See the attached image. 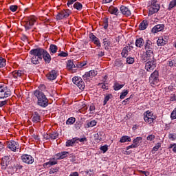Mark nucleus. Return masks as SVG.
I'll return each instance as SVG.
<instances>
[{
    "mask_svg": "<svg viewBox=\"0 0 176 176\" xmlns=\"http://www.w3.org/2000/svg\"><path fill=\"white\" fill-rule=\"evenodd\" d=\"M110 99L111 96H109V95L106 96L104 99L103 105H107V102H108Z\"/></svg>",
    "mask_w": 176,
    "mask_h": 176,
    "instance_id": "864d4df0",
    "label": "nucleus"
},
{
    "mask_svg": "<svg viewBox=\"0 0 176 176\" xmlns=\"http://www.w3.org/2000/svg\"><path fill=\"white\" fill-rule=\"evenodd\" d=\"M148 27V21H143L139 25L140 30L142 31H144V30H146V28Z\"/></svg>",
    "mask_w": 176,
    "mask_h": 176,
    "instance_id": "bb28decb",
    "label": "nucleus"
},
{
    "mask_svg": "<svg viewBox=\"0 0 176 176\" xmlns=\"http://www.w3.org/2000/svg\"><path fill=\"white\" fill-rule=\"evenodd\" d=\"M1 166L2 170H6L8 166L9 165L6 162H3V161H1Z\"/></svg>",
    "mask_w": 176,
    "mask_h": 176,
    "instance_id": "6e6d98bb",
    "label": "nucleus"
},
{
    "mask_svg": "<svg viewBox=\"0 0 176 176\" xmlns=\"http://www.w3.org/2000/svg\"><path fill=\"white\" fill-rule=\"evenodd\" d=\"M120 12L122 14H123L126 17H130V16H131V11L130 10V9H129V8L124 6H122L120 7Z\"/></svg>",
    "mask_w": 176,
    "mask_h": 176,
    "instance_id": "4468645a",
    "label": "nucleus"
},
{
    "mask_svg": "<svg viewBox=\"0 0 176 176\" xmlns=\"http://www.w3.org/2000/svg\"><path fill=\"white\" fill-rule=\"evenodd\" d=\"M170 148H173V151L176 153V144H170Z\"/></svg>",
    "mask_w": 176,
    "mask_h": 176,
    "instance_id": "774afa93",
    "label": "nucleus"
},
{
    "mask_svg": "<svg viewBox=\"0 0 176 176\" xmlns=\"http://www.w3.org/2000/svg\"><path fill=\"white\" fill-rule=\"evenodd\" d=\"M74 9H76L77 10H82L83 6L82 5V3H80L79 2H76L74 4Z\"/></svg>",
    "mask_w": 176,
    "mask_h": 176,
    "instance_id": "7c9ffc66",
    "label": "nucleus"
},
{
    "mask_svg": "<svg viewBox=\"0 0 176 176\" xmlns=\"http://www.w3.org/2000/svg\"><path fill=\"white\" fill-rule=\"evenodd\" d=\"M155 140V135H150L147 137V141H153Z\"/></svg>",
    "mask_w": 176,
    "mask_h": 176,
    "instance_id": "69168bd1",
    "label": "nucleus"
},
{
    "mask_svg": "<svg viewBox=\"0 0 176 176\" xmlns=\"http://www.w3.org/2000/svg\"><path fill=\"white\" fill-rule=\"evenodd\" d=\"M168 138L170 141H175L176 140V134L175 133H170L168 135Z\"/></svg>",
    "mask_w": 176,
    "mask_h": 176,
    "instance_id": "09e8293b",
    "label": "nucleus"
},
{
    "mask_svg": "<svg viewBox=\"0 0 176 176\" xmlns=\"http://www.w3.org/2000/svg\"><path fill=\"white\" fill-rule=\"evenodd\" d=\"M151 61H148L147 63H146L145 65V69L148 72H152V71H153V69H155V68H156V60H155L154 58H151Z\"/></svg>",
    "mask_w": 176,
    "mask_h": 176,
    "instance_id": "6e6552de",
    "label": "nucleus"
},
{
    "mask_svg": "<svg viewBox=\"0 0 176 176\" xmlns=\"http://www.w3.org/2000/svg\"><path fill=\"white\" fill-rule=\"evenodd\" d=\"M124 86V85H120L118 82H115L113 85V89L116 91H118V90H120V89H122Z\"/></svg>",
    "mask_w": 176,
    "mask_h": 176,
    "instance_id": "c756f323",
    "label": "nucleus"
},
{
    "mask_svg": "<svg viewBox=\"0 0 176 176\" xmlns=\"http://www.w3.org/2000/svg\"><path fill=\"white\" fill-rule=\"evenodd\" d=\"M82 79L83 80H90V79H91V77L90 76V74L89 72H86L82 76Z\"/></svg>",
    "mask_w": 176,
    "mask_h": 176,
    "instance_id": "a19ab883",
    "label": "nucleus"
},
{
    "mask_svg": "<svg viewBox=\"0 0 176 176\" xmlns=\"http://www.w3.org/2000/svg\"><path fill=\"white\" fill-rule=\"evenodd\" d=\"M75 118L71 117L66 121V124H74V123H75Z\"/></svg>",
    "mask_w": 176,
    "mask_h": 176,
    "instance_id": "ea45409f",
    "label": "nucleus"
},
{
    "mask_svg": "<svg viewBox=\"0 0 176 176\" xmlns=\"http://www.w3.org/2000/svg\"><path fill=\"white\" fill-rule=\"evenodd\" d=\"M56 20H63V19H65L64 15L63 14V12L60 11V12L58 13L56 15Z\"/></svg>",
    "mask_w": 176,
    "mask_h": 176,
    "instance_id": "de8ad7c7",
    "label": "nucleus"
},
{
    "mask_svg": "<svg viewBox=\"0 0 176 176\" xmlns=\"http://www.w3.org/2000/svg\"><path fill=\"white\" fill-rule=\"evenodd\" d=\"M126 63L128 64H133L134 63V58L128 57L126 58Z\"/></svg>",
    "mask_w": 176,
    "mask_h": 176,
    "instance_id": "5fc2aeb1",
    "label": "nucleus"
},
{
    "mask_svg": "<svg viewBox=\"0 0 176 176\" xmlns=\"http://www.w3.org/2000/svg\"><path fill=\"white\" fill-rule=\"evenodd\" d=\"M34 94L35 97L37 98V104L39 107H42L43 108H46L49 105V100L46 98V95L43 94V92L36 90L34 91Z\"/></svg>",
    "mask_w": 176,
    "mask_h": 176,
    "instance_id": "f03ea898",
    "label": "nucleus"
},
{
    "mask_svg": "<svg viewBox=\"0 0 176 176\" xmlns=\"http://www.w3.org/2000/svg\"><path fill=\"white\" fill-rule=\"evenodd\" d=\"M36 21V17H35L34 16H30L26 17L25 21L24 22L25 23L24 27H25V31H28L31 30V28L34 27V24H35Z\"/></svg>",
    "mask_w": 176,
    "mask_h": 176,
    "instance_id": "423d86ee",
    "label": "nucleus"
},
{
    "mask_svg": "<svg viewBox=\"0 0 176 176\" xmlns=\"http://www.w3.org/2000/svg\"><path fill=\"white\" fill-rule=\"evenodd\" d=\"M155 49V43H152L150 40H146L144 43V54L142 56V60L143 61H146L148 60L153 59L155 57V54L153 53V50Z\"/></svg>",
    "mask_w": 176,
    "mask_h": 176,
    "instance_id": "f257e3e1",
    "label": "nucleus"
},
{
    "mask_svg": "<svg viewBox=\"0 0 176 176\" xmlns=\"http://www.w3.org/2000/svg\"><path fill=\"white\" fill-rule=\"evenodd\" d=\"M58 171V168H52L50 170V174H56Z\"/></svg>",
    "mask_w": 176,
    "mask_h": 176,
    "instance_id": "338daca9",
    "label": "nucleus"
},
{
    "mask_svg": "<svg viewBox=\"0 0 176 176\" xmlns=\"http://www.w3.org/2000/svg\"><path fill=\"white\" fill-rule=\"evenodd\" d=\"M7 145H8V148H9L10 151H12V152H16L17 149L20 148V144H19V142L14 140H11L10 142H8Z\"/></svg>",
    "mask_w": 176,
    "mask_h": 176,
    "instance_id": "1a4fd4ad",
    "label": "nucleus"
},
{
    "mask_svg": "<svg viewBox=\"0 0 176 176\" xmlns=\"http://www.w3.org/2000/svg\"><path fill=\"white\" fill-rule=\"evenodd\" d=\"M54 164H57V162L49 161L48 162L43 164V167H50V166H54Z\"/></svg>",
    "mask_w": 176,
    "mask_h": 176,
    "instance_id": "473e14b6",
    "label": "nucleus"
},
{
    "mask_svg": "<svg viewBox=\"0 0 176 176\" xmlns=\"http://www.w3.org/2000/svg\"><path fill=\"white\" fill-rule=\"evenodd\" d=\"M108 12L110 14H113L114 16H119L120 13L118 7H115L113 6H111L110 7H109Z\"/></svg>",
    "mask_w": 176,
    "mask_h": 176,
    "instance_id": "dca6fc26",
    "label": "nucleus"
},
{
    "mask_svg": "<svg viewBox=\"0 0 176 176\" xmlns=\"http://www.w3.org/2000/svg\"><path fill=\"white\" fill-rule=\"evenodd\" d=\"M1 162L9 165V163L10 162V156L7 155V156L3 157L1 160Z\"/></svg>",
    "mask_w": 176,
    "mask_h": 176,
    "instance_id": "c9c22d12",
    "label": "nucleus"
},
{
    "mask_svg": "<svg viewBox=\"0 0 176 176\" xmlns=\"http://www.w3.org/2000/svg\"><path fill=\"white\" fill-rule=\"evenodd\" d=\"M3 67H6V59L0 57V68H3Z\"/></svg>",
    "mask_w": 176,
    "mask_h": 176,
    "instance_id": "f704fd0d",
    "label": "nucleus"
},
{
    "mask_svg": "<svg viewBox=\"0 0 176 176\" xmlns=\"http://www.w3.org/2000/svg\"><path fill=\"white\" fill-rule=\"evenodd\" d=\"M61 12L65 19H67V17H69V14H71V11L69 10H62Z\"/></svg>",
    "mask_w": 176,
    "mask_h": 176,
    "instance_id": "72a5a7b5",
    "label": "nucleus"
},
{
    "mask_svg": "<svg viewBox=\"0 0 176 176\" xmlns=\"http://www.w3.org/2000/svg\"><path fill=\"white\" fill-rule=\"evenodd\" d=\"M58 75V72L56 70H52L47 75L46 77L48 80H54Z\"/></svg>",
    "mask_w": 176,
    "mask_h": 176,
    "instance_id": "ddd939ff",
    "label": "nucleus"
},
{
    "mask_svg": "<svg viewBox=\"0 0 176 176\" xmlns=\"http://www.w3.org/2000/svg\"><path fill=\"white\" fill-rule=\"evenodd\" d=\"M67 155H68V152L63 151L61 153H58L56 156L58 159L60 160L61 159H65V157H67Z\"/></svg>",
    "mask_w": 176,
    "mask_h": 176,
    "instance_id": "cd10ccee",
    "label": "nucleus"
},
{
    "mask_svg": "<svg viewBox=\"0 0 176 176\" xmlns=\"http://www.w3.org/2000/svg\"><path fill=\"white\" fill-rule=\"evenodd\" d=\"M67 68L69 69V71H71V72H74V68H76L75 66V64H74V61L72 60H68L67 64Z\"/></svg>",
    "mask_w": 176,
    "mask_h": 176,
    "instance_id": "5701e85b",
    "label": "nucleus"
},
{
    "mask_svg": "<svg viewBox=\"0 0 176 176\" xmlns=\"http://www.w3.org/2000/svg\"><path fill=\"white\" fill-rule=\"evenodd\" d=\"M144 45H145V41H144V38H138V39H136L135 41V46L136 47H142V46H144Z\"/></svg>",
    "mask_w": 176,
    "mask_h": 176,
    "instance_id": "aec40b11",
    "label": "nucleus"
},
{
    "mask_svg": "<svg viewBox=\"0 0 176 176\" xmlns=\"http://www.w3.org/2000/svg\"><path fill=\"white\" fill-rule=\"evenodd\" d=\"M24 75V72L21 70H15L11 73V76L14 78V79H19V78H21Z\"/></svg>",
    "mask_w": 176,
    "mask_h": 176,
    "instance_id": "f3484780",
    "label": "nucleus"
},
{
    "mask_svg": "<svg viewBox=\"0 0 176 176\" xmlns=\"http://www.w3.org/2000/svg\"><path fill=\"white\" fill-rule=\"evenodd\" d=\"M168 67L173 68V67H176V59H173L168 62Z\"/></svg>",
    "mask_w": 176,
    "mask_h": 176,
    "instance_id": "58836bf2",
    "label": "nucleus"
},
{
    "mask_svg": "<svg viewBox=\"0 0 176 176\" xmlns=\"http://www.w3.org/2000/svg\"><path fill=\"white\" fill-rule=\"evenodd\" d=\"M40 50L41 51V58L43 57L45 63H50V61H52V56H50V54L42 48H40Z\"/></svg>",
    "mask_w": 176,
    "mask_h": 176,
    "instance_id": "f8f14e48",
    "label": "nucleus"
},
{
    "mask_svg": "<svg viewBox=\"0 0 176 176\" xmlns=\"http://www.w3.org/2000/svg\"><path fill=\"white\" fill-rule=\"evenodd\" d=\"M175 6H176V0H173L169 3L168 8V10H171L173 8H175Z\"/></svg>",
    "mask_w": 176,
    "mask_h": 176,
    "instance_id": "79ce46f5",
    "label": "nucleus"
},
{
    "mask_svg": "<svg viewBox=\"0 0 176 176\" xmlns=\"http://www.w3.org/2000/svg\"><path fill=\"white\" fill-rule=\"evenodd\" d=\"M76 86H77L80 90H83L85 89V82L80 81Z\"/></svg>",
    "mask_w": 176,
    "mask_h": 176,
    "instance_id": "c03bdc74",
    "label": "nucleus"
},
{
    "mask_svg": "<svg viewBox=\"0 0 176 176\" xmlns=\"http://www.w3.org/2000/svg\"><path fill=\"white\" fill-rule=\"evenodd\" d=\"M144 120L146 122V123H148V124H151V123H153V121L155 120V116H153V113L149 111H146L144 113Z\"/></svg>",
    "mask_w": 176,
    "mask_h": 176,
    "instance_id": "0eeeda50",
    "label": "nucleus"
},
{
    "mask_svg": "<svg viewBox=\"0 0 176 176\" xmlns=\"http://www.w3.org/2000/svg\"><path fill=\"white\" fill-rule=\"evenodd\" d=\"M100 151H102L103 153H105L107 151H108V145L105 144L104 146H100Z\"/></svg>",
    "mask_w": 176,
    "mask_h": 176,
    "instance_id": "3c124183",
    "label": "nucleus"
},
{
    "mask_svg": "<svg viewBox=\"0 0 176 176\" xmlns=\"http://www.w3.org/2000/svg\"><path fill=\"white\" fill-rule=\"evenodd\" d=\"M127 94H129V90L122 91L120 96V98L121 100H123L124 98V97H126V96H127Z\"/></svg>",
    "mask_w": 176,
    "mask_h": 176,
    "instance_id": "a18cd8bd",
    "label": "nucleus"
},
{
    "mask_svg": "<svg viewBox=\"0 0 176 176\" xmlns=\"http://www.w3.org/2000/svg\"><path fill=\"white\" fill-rule=\"evenodd\" d=\"M58 50V47L57 45L54 44H51L50 46V53H52V54H56L57 53V51Z\"/></svg>",
    "mask_w": 176,
    "mask_h": 176,
    "instance_id": "393cba45",
    "label": "nucleus"
},
{
    "mask_svg": "<svg viewBox=\"0 0 176 176\" xmlns=\"http://www.w3.org/2000/svg\"><path fill=\"white\" fill-rule=\"evenodd\" d=\"M17 6L14 5V6H10V10H11V12H16V10H17Z\"/></svg>",
    "mask_w": 176,
    "mask_h": 176,
    "instance_id": "680f3d73",
    "label": "nucleus"
},
{
    "mask_svg": "<svg viewBox=\"0 0 176 176\" xmlns=\"http://www.w3.org/2000/svg\"><path fill=\"white\" fill-rule=\"evenodd\" d=\"M94 111H96V106H94V104H91L89 107V111L90 113H94Z\"/></svg>",
    "mask_w": 176,
    "mask_h": 176,
    "instance_id": "13d9d810",
    "label": "nucleus"
},
{
    "mask_svg": "<svg viewBox=\"0 0 176 176\" xmlns=\"http://www.w3.org/2000/svg\"><path fill=\"white\" fill-rule=\"evenodd\" d=\"M160 10V6L157 3V1L152 0L149 1L148 6V16H152V14H155V13H157Z\"/></svg>",
    "mask_w": 176,
    "mask_h": 176,
    "instance_id": "20e7f679",
    "label": "nucleus"
},
{
    "mask_svg": "<svg viewBox=\"0 0 176 176\" xmlns=\"http://www.w3.org/2000/svg\"><path fill=\"white\" fill-rule=\"evenodd\" d=\"M170 118L173 120L176 119V108L172 111Z\"/></svg>",
    "mask_w": 176,
    "mask_h": 176,
    "instance_id": "4d7b16f0",
    "label": "nucleus"
},
{
    "mask_svg": "<svg viewBox=\"0 0 176 176\" xmlns=\"http://www.w3.org/2000/svg\"><path fill=\"white\" fill-rule=\"evenodd\" d=\"M21 160L23 163L26 164H32L34 163V160L32 156L28 154H24L21 156Z\"/></svg>",
    "mask_w": 176,
    "mask_h": 176,
    "instance_id": "9d476101",
    "label": "nucleus"
},
{
    "mask_svg": "<svg viewBox=\"0 0 176 176\" xmlns=\"http://www.w3.org/2000/svg\"><path fill=\"white\" fill-rule=\"evenodd\" d=\"M83 80H82L81 78L79 77H74L73 78V83H74V85H76V86L78 85V83H79L80 82H82Z\"/></svg>",
    "mask_w": 176,
    "mask_h": 176,
    "instance_id": "e433bc0d",
    "label": "nucleus"
},
{
    "mask_svg": "<svg viewBox=\"0 0 176 176\" xmlns=\"http://www.w3.org/2000/svg\"><path fill=\"white\" fill-rule=\"evenodd\" d=\"M142 141V138L141 137H138L136 138L133 141V144H135L136 146H140V143Z\"/></svg>",
    "mask_w": 176,
    "mask_h": 176,
    "instance_id": "2f4dec72",
    "label": "nucleus"
},
{
    "mask_svg": "<svg viewBox=\"0 0 176 176\" xmlns=\"http://www.w3.org/2000/svg\"><path fill=\"white\" fill-rule=\"evenodd\" d=\"M150 82L151 85H157V82H159V72L154 71L153 74H151L150 76Z\"/></svg>",
    "mask_w": 176,
    "mask_h": 176,
    "instance_id": "9b49d317",
    "label": "nucleus"
},
{
    "mask_svg": "<svg viewBox=\"0 0 176 176\" xmlns=\"http://www.w3.org/2000/svg\"><path fill=\"white\" fill-rule=\"evenodd\" d=\"M58 137V133L57 131H54L50 133V140H56Z\"/></svg>",
    "mask_w": 176,
    "mask_h": 176,
    "instance_id": "c85d7f7f",
    "label": "nucleus"
},
{
    "mask_svg": "<svg viewBox=\"0 0 176 176\" xmlns=\"http://www.w3.org/2000/svg\"><path fill=\"white\" fill-rule=\"evenodd\" d=\"M12 96V91L6 85H0V100H4Z\"/></svg>",
    "mask_w": 176,
    "mask_h": 176,
    "instance_id": "39448f33",
    "label": "nucleus"
},
{
    "mask_svg": "<svg viewBox=\"0 0 176 176\" xmlns=\"http://www.w3.org/2000/svg\"><path fill=\"white\" fill-rule=\"evenodd\" d=\"M76 1H78V0H68L67 1V6L69 8L71 6V5H74V3H75V2H76Z\"/></svg>",
    "mask_w": 176,
    "mask_h": 176,
    "instance_id": "052dcab7",
    "label": "nucleus"
},
{
    "mask_svg": "<svg viewBox=\"0 0 176 176\" xmlns=\"http://www.w3.org/2000/svg\"><path fill=\"white\" fill-rule=\"evenodd\" d=\"M78 140L79 138H74L72 140H69L66 142V146H72L74 144H78Z\"/></svg>",
    "mask_w": 176,
    "mask_h": 176,
    "instance_id": "412c9836",
    "label": "nucleus"
},
{
    "mask_svg": "<svg viewBox=\"0 0 176 176\" xmlns=\"http://www.w3.org/2000/svg\"><path fill=\"white\" fill-rule=\"evenodd\" d=\"M88 74H89L91 78H94V76H97V71L96 70H91L88 72Z\"/></svg>",
    "mask_w": 176,
    "mask_h": 176,
    "instance_id": "49530a36",
    "label": "nucleus"
},
{
    "mask_svg": "<svg viewBox=\"0 0 176 176\" xmlns=\"http://www.w3.org/2000/svg\"><path fill=\"white\" fill-rule=\"evenodd\" d=\"M131 47L126 46L123 48L122 52L121 53L122 57H126L129 54V52H131Z\"/></svg>",
    "mask_w": 176,
    "mask_h": 176,
    "instance_id": "4be33fe9",
    "label": "nucleus"
},
{
    "mask_svg": "<svg viewBox=\"0 0 176 176\" xmlns=\"http://www.w3.org/2000/svg\"><path fill=\"white\" fill-rule=\"evenodd\" d=\"M102 26L104 30L108 28V19H104Z\"/></svg>",
    "mask_w": 176,
    "mask_h": 176,
    "instance_id": "8fccbe9b",
    "label": "nucleus"
},
{
    "mask_svg": "<svg viewBox=\"0 0 176 176\" xmlns=\"http://www.w3.org/2000/svg\"><path fill=\"white\" fill-rule=\"evenodd\" d=\"M89 38H90L91 41H92V42H94V43L95 45H96V46H98V47H100V46H101L100 40L98 39V38H97V36H96V35H94L93 33H91L89 34Z\"/></svg>",
    "mask_w": 176,
    "mask_h": 176,
    "instance_id": "a211bd4d",
    "label": "nucleus"
},
{
    "mask_svg": "<svg viewBox=\"0 0 176 176\" xmlns=\"http://www.w3.org/2000/svg\"><path fill=\"white\" fill-rule=\"evenodd\" d=\"M32 121L33 123H38L41 122V116L37 112H34L32 116Z\"/></svg>",
    "mask_w": 176,
    "mask_h": 176,
    "instance_id": "6ab92c4d",
    "label": "nucleus"
},
{
    "mask_svg": "<svg viewBox=\"0 0 176 176\" xmlns=\"http://www.w3.org/2000/svg\"><path fill=\"white\" fill-rule=\"evenodd\" d=\"M134 148H138V146H136L133 143L131 145L126 146V151H129V149Z\"/></svg>",
    "mask_w": 176,
    "mask_h": 176,
    "instance_id": "0e129e2a",
    "label": "nucleus"
},
{
    "mask_svg": "<svg viewBox=\"0 0 176 176\" xmlns=\"http://www.w3.org/2000/svg\"><path fill=\"white\" fill-rule=\"evenodd\" d=\"M120 142H121L122 144L124 142H131V138L127 135H124L120 138Z\"/></svg>",
    "mask_w": 176,
    "mask_h": 176,
    "instance_id": "a878e982",
    "label": "nucleus"
},
{
    "mask_svg": "<svg viewBox=\"0 0 176 176\" xmlns=\"http://www.w3.org/2000/svg\"><path fill=\"white\" fill-rule=\"evenodd\" d=\"M97 124V122L96 120H91L88 122L87 124V127H94Z\"/></svg>",
    "mask_w": 176,
    "mask_h": 176,
    "instance_id": "37998d69",
    "label": "nucleus"
},
{
    "mask_svg": "<svg viewBox=\"0 0 176 176\" xmlns=\"http://www.w3.org/2000/svg\"><path fill=\"white\" fill-rule=\"evenodd\" d=\"M166 43H167V41H166V37H160L157 41V45L158 46H164Z\"/></svg>",
    "mask_w": 176,
    "mask_h": 176,
    "instance_id": "b1692460",
    "label": "nucleus"
},
{
    "mask_svg": "<svg viewBox=\"0 0 176 176\" xmlns=\"http://www.w3.org/2000/svg\"><path fill=\"white\" fill-rule=\"evenodd\" d=\"M58 56L59 57H67L68 56V53L67 52H60Z\"/></svg>",
    "mask_w": 176,
    "mask_h": 176,
    "instance_id": "603ef678",
    "label": "nucleus"
},
{
    "mask_svg": "<svg viewBox=\"0 0 176 176\" xmlns=\"http://www.w3.org/2000/svg\"><path fill=\"white\" fill-rule=\"evenodd\" d=\"M160 146H162V144L157 143V144L153 148V149L151 151L152 153H155V152H157V151L159 150V148H160Z\"/></svg>",
    "mask_w": 176,
    "mask_h": 176,
    "instance_id": "4c0bfd02",
    "label": "nucleus"
},
{
    "mask_svg": "<svg viewBox=\"0 0 176 176\" xmlns=\"http://www.w3.org/2000/svg\"><path fill=\"white\" fill-rule=\"evenodd\" d=\"M5 105H8V100L0 102V108H2V107H5Z\"/></svg>",
    "mask_w": 176,
    "mask_h": 176,
    "instance_id": "bf43d9fd",
    "label": "nucleus"
},
{
    "mask_svg": "<svg viewBox=\"0 0 176 176\" xmlns=\"http://www.w3.org/2000/svg\"><path fill=\"white\" fill-rule=\"evenodd\" d=\"M103 45L105 47V49H108L111 45V43L109 41H104Z\"/></svg>",
    "mask_w": 176,
    "mask_h": 176,
    "instance_id": "e2e57ef3",
    "label": "nucleus"
},
{
    "mask_svg": "<svg viewBox=\"0 0 176 176\" xmlns=\"http://www.w3.org/2000/svg\"><path fill=\"white\" fill-rule=\"evenodd\" d=\"M30 54H31V63L36 65L42 61V51L41 48L33 49L30 52Z\"/></svg>",
    "mask_w": 176,
    "mask_h": 176,
    "instance_id": "7ed1b4c3",
    "label": "nucleus"
},
{
    "mask_svg": "<svg viewBox=\"0 0 176 176\" xmlns=\"http://www.w3.org/2000/svg\"><path fill=\"white\" fill-rule=\"evenodd\" d=\"M164 30V24H158L152 28L151 32H153V34H157V32H160V31H163Z\"/></svg>",
    "mask_w": 176,
    "mask_h": 176,
    "instance_id": "2eb2a0df",
    "label": "nucleus"
}]
</instances>
